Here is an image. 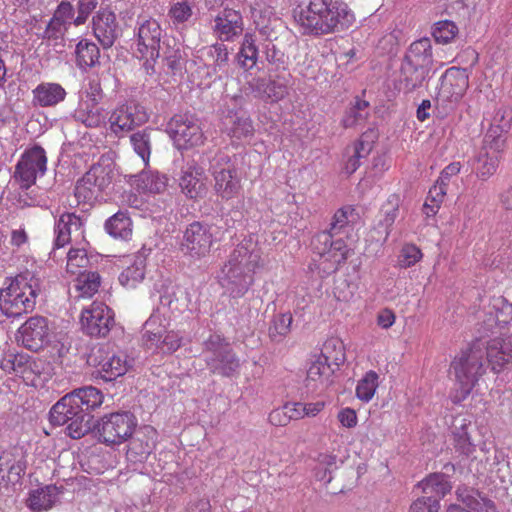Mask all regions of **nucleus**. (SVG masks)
Wrapping results in <instances>:
<instances>
[{"instance_id":"f257e3e1","label":"nucleus","mask_w":512,"mask_h":512,"mask_svg":"<svg viewBox=\"0 0 512 512\" xmlns=\"http://www.w3.org/2000/svg\"><path fill=\"white\" fill-rule=\"evenodd\" d=\"M298 31L304 36L322 37L348 30L356 21L343 0H309L293 10Z\"/></svg>"},{"instance_id":"f03ea898","label":"nucleus","mask_w":512,"mask_h":512,"mask_svg":"<svg viewBox=\"0 0 512 512\" xmlns=\"http://www.w3.org/2000/svg\"><path fill=\"white\" fill-rule=\"evenodd\" d=\"M355 219L354 207L343 206L334 213L329 230L319 232L313 237V252L320 257V264L326 274L337 272L352 254L347 243L343 239L333 240V235L339 233Z\"/></svg>"},{"instance_id":"7ed1b4c3","label":"nucleus","mask_w":512,"mask_h":512,"mask_svg":"<svg viewBox=\"0 0 512 512\" xmlns=\"http://www.w3.org/2000/svg\"><path fill=\"white\" fill-rule=\"evenodd\" d=\"M262 266L260 252L249 250L248 241H242L223 265L219 282L232 297L241 298L253 285L254 275Z\"/></svg>"},{"instance_id":"20e7f679","label":"nucleus","mask_w":512,"mask_h":512,"mask_svg":"<svg viewBox=\"0 0 512 512\" xmlns=\"http://www.w3.org/2000/svg\"><path fill=\"white\" fill-rule=\"evenodd\" d=\"M433 64L432 45L429 38L414 41L401 65L400 85L405 92L422 86Z\"/></svg>"},{"instance_id":"39448f33","label":"nucleus","mask_w":512,"mask_h":512,"mask_svg":"<svg viewBox=\"0 0 512 512\" xmlns=\"http://www.w3.org/2000/svg\"><path fill=\"white\" fill-rule=\"evenodd\" d=\"M451 369L455 376V386L450 398L454 404H459L467 399L485 372L481 352L473 348L462 351L452 361Z\"/></svg>"},{"instance_id":"423d86ee","label":"nucleus","mask_w":512,"mask_h":512,"mask_svg":"<svg viewBox=\"0 0 512 512\" xmlns=\"http://www.w3.org/2000/svg\"><path fill=\"white\" fill-rule=\"evenodd\" d=\"M219 228L214 224L194 221L183 231L179 249L184 256L199 261L208 257L214 245L219 241Z\"/></svg>"},{"instance_id":"0eeeda50","label":"nucleus","mask_w":512,"mask_h":512,"mask_svg":"<svg viewBox=\"0 0 512 512\" xmlns=\"http://www.w3.org/2000/svg\"><path fill=\"white\" fill-rule=\"evenodd\" d=\"M37 293L27 278L18 275L0 290V310L7 317H19L31 312Z\"/></svg>"},{"instance_id":"6e6552de","label":"nucleus","mask_w":512,"mask_h":512,"mask_svg":"<svg viewBox=\"0 0 512 512\" xmlns=\"http://www.w3.org/2000/svg\"><path fill=\"white\" fill-rule=\"evenodd\" d=\"M137 427V419L131 412L106 414L97 422L98 439L107 446L120 445L130 439Z\"/></svg>"},{"instance_id":"1a4fd4ad","label":"nucleus","mask_w":512,"mask_h":512,"mask_svg":"<svg viewBox=\"0 0 512 512\" xmlns=\"http://www.w3.org/2000/svg\"><path fill=\"white\" fill-rule=\"evenodd\" d=\"M167 131L178 150H189L205 143L200 120L191 113L175 114L167 124Z\"/></svg>"},{"instance_id":"9d476101","label":"nucleus","mask_w":512,"mask_h":512,"mask_svg":"<svg viewBox=\"0 0 512 512\" xmlns=\"http://www.w3.org/2000/svg\"><path fill=\"white\" fill-rule=\"evenodd\" d=\"M163 29L160 23L152 18H139L135 29L136 55L145 60L146 67L152 64L160 56V43Z\"/></svg>"},{"instance_id":"9b49d317","label":"nucleus","mask_w":512,"mask_h":512,"mask_svg":"<svg viewBox=\"0 0 512 512\" xmlns=\"http://www.w3.org/2000/svg\"><path fill=\"white\" fill-rule=\"evenodd\" d=\"M47 171V155L45 150L39 145H33L27 148L18 160L14 179L22 189H29L35 183L38 177L44 176Z\"/></svg>"},{"instance_id":"f8f14e48","label":"nucleus","mask_w":512,"mask_h":512,"mask_svg":"<svg viewBox=\"0 0 512 512\" xmlns=\"http://www.w3.org/2000/svg\"><path fill=\"white\" fill-rule=\"evenodd\" d=\"M149 120L146 109L134 101H127L116 106L108 118L110 131L116 136H123L145 124Z\"/></svg>"},{"instance_id":"ddd939ff","label":"nucleus","mask_w":512,"mask_h":512,"mask_svg":"<svg viewBox=\"0 0 512 512\" xmlns=\"http://www.w3.org/2000/svg\"><path fill=\"white\" fill-rule=\"evenodd\" d=\"M469 88V72L466 68L450 67L440 77L437 101L456 104L464 97Z\"/></svg>"},{"instance_id":"4468645a","label":"nucleus","mask_w":512,"mask_h":512,"mask_svg":"<svg viewBox=\"0 0 512 512\" xmlns=\"http://www.w3.org/2000/svg\"><path fill=\"white\" fill-rule=\"evenodd\" d=\"M114 313L103 302L94 301L81 312V328L87 335L105 337L114 326Z\"/></svg>"},{"instance_id":"2eb2a0df","label":"nucleus","mask_w":512,"mask_h":512,"mask_svg":"<svg viewBox=\"0 0 512 512\" xmlns=\"http://www.w3.org/2000/svg\"><path fill=\"white\" fill-rule=\"evenodd\" d=\"M211 174L214 180V191L219 198L229 201L238 197L242 189L241 179L237 169L227 157L212 165Z\"/></svg>"},{"instance_id":"dca6fc26","label":"nucleus","mask_w":512,"mask_h":512,"mask_svg":"<svg viewBox=\"0 0 512 512\" xmlns=\"http://www.w3.org/2000/svg\"><path fill=\"white\" fill-rule=\"evenodd\" d=\"M208 177L203 166L192 160L180 170L178 185L181 192L189 199H202L208 191Z\"/></svg>"},{"instance_id":"f3484780","label":"nucleus","mask_w":512,"mask_h":512,"mask_svg":"<svg viewBox=\"0 0 512 512\" xmlns=\"http://www.w3.org/2000/svg\"><path fill=\"white\" fill-rule=\"evenodd\" d=\"M512 128V107L501 105L494 112L490 125L485 133L487 146L498 151L506 148L507 135Z\"/></svg>"},{"instance_id":"a211bd4d","label":"nucleus","mask_w":512,"mask_h":512,"mask_svg":"<svg viewBox=\"0 0 512 512\" xmlns=\"http://www.w3.org/2000/svg\"><path fill=\"white\" fill-rule=\"evenodd\" d=\"M89 361L98 367V372L105 381H113L123 376L131 367L126 355L110 353L104 348H99L93 353Z\"/></svg>"},{"instance_id":"6ab92c4d","label":"nucleus","mask_w":512,"mask_h":512,"mask_svg":"<svg viewBox=\"0 0 512 512\" xmlns=\"http://www.w3.org/2000/svg\"><path fill=\"white\" fill-rule=\"evenodd\" d=\"M212 32L222 42H232L244 30V21L240 11L226 7L213 20Z\"/></svg>"},{"instance_id":"aec40b11","label":"nucleus","mask_w":512,"mask_h":512,"mask_svg":"<svg viewBox=\"0 0 512 512\" xmlns=\"http://www.w3.org/2000/svg\"><path fill=\"white\" fill-rule=\"evenodd\" d=\"M48 320L42 316L30 317L18 330V341L32 351L40 350L49 342Z\"/></svg>"},{"instance_id":"412c9836","label":"nucleus","mask_w":512,"mask_h":512,"mask_svg":"<svg viewBox=\"0 0 512 512\" xmlns=\"http://www.w3.org/2000/svg\"><path fill=\"white\" fill-rule=\"evenodd\" d=\"M376 139V132L374 130H368L345 148L343 155V171L347 175L353 174L361 166V160L369 156L374 148Z\"/></svg>"},{"instance_id":"4be33fe9","label":"nucleus","mask_w":512,"mask_h":512,"mask_svg":"<svg viewBox=\"0 0 512 512\" xmlns=\"http://www.w3.org/2000/svg\"><path fill=\"white\" fill-rule=\"evenodd\" d=\"M54 248H62L70 243L84 240L85 230L82 218L75 213H63L55 227Z\"/></svg>"},{"instance_id":"5701e85b","label":"nucleus","mask_w":512,"mask_h":512,"mask_svg":"<svg viewBox=\"0 0 512 512\" xmlns=\"http://www.w3.org/2000/svg\"><path fill=\"white\" fill-rule=\"evenodd\" d=\"M93 33L104 49L110 48L118 37L116 15L108 8H101L92 20Z\"/></svg>"},{"instance_id":"b1692460","label":"nucleus","mask_w":512,"mask_h":512,"mask_svg":"<svg viewBox=\"0 0 512 512\" xmlns=\"http://www.w3.org/2000/svg\"><path fill=\"white\" fill-rule=\"evenodd\" d=\"M483 323L488 329H505L512 323V303L504 296L491 298L484 308Z\"/></svg>"},{"instance_id":"393cba45","label":"nucleus","mask_w":512,"mask_h":512,"mask_svg":"<svg viewBox=\"0 0 512 512\" xmlns=\"http://www.w3.org/2000/svg\"><path fill=\"white\" fill-rule=\"evenodd\" d=\"M157 439V431L151 426L143 427L128 444L126 456L131 462H144L152 453Z\"/></svg>"},{"instance_id":"a878e982","label":"nucleus","mask_w":512,"mask_h":512,"mask_svg":"<svg viewBox=\"0 0 512 512\" xmlns=\"http://www.w3.org/2000/svg\"><path fill=\"white\" fill-rule=\"evenodd\" d=\"M224 131L233 145L248 141L255 134L253 121L245 114L228 115L224 122Z\"/></svg>"},{"instance_id":"bb28decb","label":"nucleus","mask_w":512,"mask_h":512,"mask_svg":"<svg viewBox=\"0 0 512 512\" xmlns=\"http://www.w3.org/2000/svg\"><path fill=\"white\" fill-rule=\"evenodd\" d=\"M66 90L59 83L42 82L32 90V103L37 107H53L64 101Z\"/></svg>"},{"instance_id":"cd10ccee","label":"nucleus","mask_w":512,"mask_h":512,"mask_svg":"<svg viewBox=\"0 0 512 512\" xmlns=\"http://www.w3.org/2000/svg\"><path fill=\"white\" fill-rule=\"evenodd\" d=\"M503 152L488 147L487 143L483 140L475 168L478 179L486 181L496 173Z\"/></svg>"},{"instance_id":"c85d7f7f","label":"nucleus","mask_w":512,"mask_h":512,"mask_svg":"<svg viewBox=\"0 0 512 512\" xmlns=\"http://www.w3.org/2000/svg\"><path fill=\"white\" fill-rule=\"evenodd\" d=\"M81 414V409L71 393L63 396L50 410L49 418L53 425L62 426Z\"/></svg>"},{"instance_id":"c756f323","label":"nucleus","mask_w":512,"mask_h":512,"mask_svg":"<svg viewBox=\"0 0 512 512\" xmlns=\"http://www.w3.org/2000/svg\"><path fill=\"white\" fill-rule=\"evenodd\" d=\"M8 471V480L18 482L26 470V461L22 450L17 447L5 450L0 455V471Z\"/></svg>"},{"instance_id":"7c9ffc66","label":"nucleus","mask_w":512,"mask_h":512,"mask_svg":"<svg viewBox=\"0 0 512 512\" xmlns=\"http://www.w3.org/2000/svg\"><path fill=\"white\" fill-rule=\"evenodd\" d=\"M132 185L144 194H160L167 189L168 178L165 174H160L158 171L146 170L134 176Z\"/></svg>"},{"instance_id":"2f4dec72","label":"nucleus","mask_w":512,"mask_h":512,"mask_svg":"<svg viewBox=\"0 0 512 512\" xmlns=\"http://www.w3.org/2000/svg\"><path fill=\"white\" fill-rule=\"evenodd\" d=\"M486 355L493 370L501 369L512 357V345L502 337L492 338L487 342Z\"/></svg>"},{"instance_id":"473e14b6","label":"nucleus","mask_w":512,"mask_h":512,"mask_svg":"<svg viewBox=\"0 0 512 512\" xmlns=\"http://www.w3.org/2000/svg\"><path fill=\"white\" fill-rule=\"evenodd\" d=\"M76 118L86 127H99L105 123L104 109L99 106L95 95L80 102L76 110Z\"/></svg>"},{"instance_id":"72a5a7b5","label":"nucleus","mask_w":512,"mask_h":512,"mask_svg":"<svg viewBox=\"0 0 512 512\" xmlns=\"http://www.w3.org/2000/svg\"><path fill=\"white\" fill-rule=\"evenodd\" d=\"M58 494V488L53 485L35 489L29 494L27 506L33 512L49 510L57 502Z\"/></svg>"},{"instance_id":"f704fd0d","label":"nucleus","mask_w":512,"mask_h":512,"mask_svg":"<svg viewBox=\"0 0 512 512\" xmlns=\"http://www.w3.org/2000/svg\"><path fill=\"white\" fill-rule=\"evenodd\" d=\"M73 290L74 297L78 299H88L93 297L99 290L101 285V277L99 273L94 271H83L76 274Z\"/></svg>"},{"instance_id":"c9c22d12","label":"nucleus","mask_w":512,"mask_h":512,"mask_svg":"<svg viewBox=\"0 0 512 512\" xmlns=\"http://www.w3.org/2000/svg\"><path fill=\"white\" fill-rule=\"evenodd\" d=\"M419 487L426 495L440 501L445 495L450 493L452 485L447 476L443 473H432L419 482Z\"/></svg>"},{"instance_id":"e433bc0d","label":"nucleus","mask_w":512,"mask_h":512,"mask_svg":"<svg viewBox=\"0 0 512 512\" xmlns=\"http://www.w3.org/2000/svg\"><path fill=\"white\" fill-rule=\"evenodd\" d=\"M164 332L165 326L162 325L161 315L153 313L144 324L143 345L150 350H160Z\"/></svg>"},{"instance_id":"4c0bfd02","label":"nucleus","mask_w":512,"mask_h":512,"mask_svg":"<svg viewBox=\"0 0 512 512\" xmlns=\"http://www.w3.org/2000/svg\"><path fill=\"white\" fill-rule=\"evenodd\" d=\"M250 86L260 97L269 99L272 102H278L288 94L287 85L277 80L258 78L254 79Z\"/></svg>"},{"instance_id":"58836bf2","label":"nucleus","mask_w":512,"mask_h":512,"mask_svg":"<svg viewBox=\"0 0 512 512\" xmlns=\"http://www.w3.org/2000/svg\"><path fill=\"white\" fill-rule=\"evenodd\" d=\"M256 24L264 36L268 40L277 39L278 31L283 28L282 19L277 16L274 9L269 6L268 8H259V15L256 20Z\"/></svg>"},{"instance_id":"ea45409f","label":"nucleus","mask_w":512,"mask_h":512,"mask_svg":"<svg viewBox=\"0 0 512 512\" xmlns=\"http://www.w3.org/2000/svg\"><path fill=\"white\" fill-rule=\"evenodd\" d=\"M105 229L112 237L125 241L130 240L133 233L132 221L124 212L111 216L105 223Z\"/></svg>"},{"instance_id":"a19ab883","label":"nucleus","mask_w":512,"mask_h":512,"mask_svg":"<svg viewBox=\"0 0 512 512\" xmlns=\"http://www.w3.org/2000/svg\"><path fill=\"white\" fill-rule=\"evenodd\" d=\"M75 56L80 69L92 68L99 64L100 50L94 42L82 39L76 45Z\"/></svg>"},{"instance_id":"79ce46f5","label":"nucleus","mask_w":512,"mask_h":512,"mask_svg":"<svg viewBox=\"0 0 512 512\" xmlns=\"http://www.w3.org/2000/svg\"><path fill=\"white\" fill-rule=\"evenodd\" d=\"M71 395L75 396V401L79 405L81 413L100 407L104 400L102 392L93 386L76 389L71 392Z\"/></svg>"},{"instance_id":"37998d69","label":"nucleus","mask_w":512,"mask_h":512,"mask_svg":"<svg viewBox=\"0 0 512 512\" xmlns=\"http://www.w3.org/2000/svg\"><path fill=\"white\" fill-rule=\"evenodd\" d=\"M332 373L333 370L331 368V364L326 362L325 359L317 357V359L311 363L307 371L308 385L313 383L314 388L327 386Z\"/></svg>"},{"instance_id":"c03bdc74","label":"nucleus","mask_w":512,"mask_h":512,"mask_svg":"<svg viewBox=\"0 0 512 512\" xmlns=\"http://www.w3.org/2000/svg\"><path fill=\"white\" fill-rule=\"evenodd\" d=\"M113 178L112 169L100 163L94 164L83 176V182L94 186L97 191H102L108 187Z\"/></svg>"},{"instance_id":"a18cd8bd","label":"nucleus","mask_w":512,"mask_h":512,"mask_svg":"<svg viewBox=\"0 0 512 512\" xmlns=\"http://www.w3.org/2000/svg\"><path fill=\"white\" fill-rule=\"evenodd\" d=\"M145 276V260L137 256L131 265L127 266L119 275V282L126 288H134Z\"/></svg>"},{"instance_id":"49530a36","label":"nucleus","mask_w":512,"mask_h":512,"mask_svg":"<svg viewBox=\"0 0 512 512\" xmlns=\"http://www.w3.org/2000/svg\"><path fill=\"white\" fill-rule=\"evenodd\" d=\"M293 316L290 312L280 313L273 317L268 329V336L271 341L280 343L291 332Z\"/></svg>"},{"instance_id":"de8ad7c7","label":"nucleus","mask_w":512,"mask_h":512,"mask_svg":"<svg viewBox=\"0 0 512 512\" xmlns=\"http://www.w3.org/2000/svg\"><path fill=\"white\" fill-rule=\"evenodd\" d=\"M379 386V375L374 370H369L364 376L358 381L355 389L356 397L364 402H370Z\"/></svg>"},{"instance_id":"09e8293b","label":"nucleus","mask_w":512,"mask_h":512,"mask_svg":"<svg viewBox=\"0 0 512 512\" xmlns=\"http://www.w3.org/2000/svg\"><path fill=\"white\" fill-rule=\"evenodd\" d=\"M325 359L326 362L336 366L345 361V347L343 342L336 337L328 338L322 346L321 354L318 356Z\"/></svg>"},{"instance_id":"8fccbe9b","label":"nucleus","mask_w":512,"mask_h":512,"mask_svg":"<svg viewBox=\"0 0 512 512\" xmlns=\"http://www.w3.org/2000/svg\"><path fill=\"white\" fill-rule=\"evenodd\" d=\"M237 57L239 65L245 70H249L257 64L258 48L253 35L245 34Z\"/></svg>"},{"instance_id":"3c124183","label":"nucleus","mask_w":512,"mask_h":512,"mask_svg":"<svg viewBox=\"0 0 512 512\" xmlns=\"http://www.w3.org/2000/svg\"><path fill=\"white\" fill-rule=\"evenodd\" d=\"M130 143L135 153L143 160L144 165L148 166L152 150L150 131L144 129L133 133L130 136Z\"/></svg>"},{"instance_id":"603ef678","label":"nucleus","mask_w":512,"mask_h":512,"mask_svg":"<svg viewBox=\"0 0 512 512\" xmlns=\"http://www.w3.org/2000/svg\"><path fill=\"white\" fill-rule=\"evenodd\" d=\"M458 33V26L451 20H440L434 23L432 28V36L440 44L451 43Z\"/></svg>"},{"instance_id":"864d4df0","label":"nucleus","mask_w":512,"mask_h":512,"mask_svg":"<svg viewBox=\"0 0 512 512\" xmlns=\"http://www.w3.org/2000/svg\"><path fill=\"white\" fill-rule=\"evenodd\" d=\"M90 259L84 248H71L67 253L66 272L72 275L82 273L89 266Z\"/></svg>"},{"instance_id":"5fc2aeb1","label":"nucleus","mask_w":512,"mask_h":512,"mask_svg":"<svg viewBox=\"0 0 512 512\" xmlns=\"http://www.w3.org/2000/svg\"><path fill=\"white\" fill-rule=\"evenodd\" d=\"M422 258L423 252L417 245L405 243L400 249L397 265L399 268L407 269L416 265Z\"/></svg>"},{"instance_id":"6e6d98bb","label":"nucleus","mask_w":512,"mask_h":512,"mask_svg":"<svg viewBox=\"0 0 512 512\" xmlns=\"http://www.w3.org/2000/svg\"><path fill=\"white\" fill-rule=\"evenodd\" d=\"M192 15L193 9L188 1L176 2L168 10V17L174 26L188 22Z\"/></svg>"},{"instance_id":"4d7b16f0","label":"nucleus","mask_w":512,"mask_h":512,"mask_svg":"<svg viewBox=\"0 0 512 512\" xmlns=\"http://www.w3.org/2000/svg\"><path fill=\"white\" fill-rule=\"evenodd\" d=\"M28 362L24 354H8L1 362V368L8 373L22 374Z\"/></svg>"},{"instance_id":"13d9d810","label":"nucleus","mask_w":512,"mask_h":512,"mask_svg":"<svg viewBox=\"0 0 512 512\" xmlns=\"http://www.w3.org/2000/svg\"><path fill=\"white\" fill-rule=\"evenodd\" d=\"M455 493L458 501L462 502L464 505H466L467 508L471 510L476 507V504L483 496L479 491L467 486H459Z\"/></svg>"},{"instance_id":"bf43d9fd","label":"nucleus","mask_w":512,"mask_h":512,"mask_svg":"<svg viewBox=\"0 0 512 512\" xmlns=\"http://www.w3.org/2000/svg\"><path fill=\"white\" fill-rule=\"evenodd\" d=\"M208 56L213 60L214 66L222 69L228 65L229 53L223 43H215L209 46Z\"/></svg>"},{"instance_id":"052dcab7","label":"nucleus","mask_w":512,"mask_h":512,"mask_svg":"<svg viewBox=\"0 0 512 512\" xmlns=\"http://www.w3.org/2000/svg\"><path fill=\"white\" fill-rule=\"evenodd\" d=\"M216 360L219 362L218 368L223 375L229 376L239 368V359L231 348L217 357Z\"/></svg>"},{"instance_id":"680f3d73","label":"nucleus","mask_w":512,"mask_h":512,"mask_svg":"<svg viewBox=\"0 0 512 512\" xmlns=\"http://www.w3.org/2000/svg\"><path fill=\"white\" fill-rule=\"evenodd\" d=\"M66 430L69 437L73 439H80L89 432L90 426L88 425V422L84 421V415L81 413L74 419L70 420Z\"/></svg>"},{"instance_id":"e2e57ef3","label":"nucleus","mask_w":512,"mask_h":512,"mask_svg":"<svg viewBox=\"0 0 512 512\" xmlns=\"http://www.w3.org/2000/svg\"><path fill=\"white\" fill-rule=\"evenodd\" d=\"M182 340L183 338L179 332L174 330L167 331L165 329L160 350L167 353H173L182 346Z\"/></svg>"},{"instance_id":"0e129e2a","label":"nucleus","mask_w":512,"mask_h":512,"mask_svg":"<svg viewBox=\"0 0 512 512\" xmlns=\"http://www.w3.org/2000/svg\"><path fill=\"white\" fill-rule=\"evenodd\" d=\"M440 502L432 497H420L410 506L409 512H439Z\"/></svg>"},{"instance_id":"69168bd1","label":"nucleus","mask_w":512,"mask_h":512,"mask_svg":"<svg viewBox=\"0 0 512 512\" xmlns=\"http://www.w3.org/2000/svg\"><path fill=\"white\" fill-rule=\"evenodd\" d=\"M98 0H78L77 12L78 15L74 19V25L80 26L84 24L90 14L96 9Z\"/></svg>"},{"instance_id":"338daca9","label":"nucleus","mask_w":512,"mask_h":512,"mask_svg":"<svg viewBox=\"0 0 512 512\" xmlns=\"http://www.w3.org/2000/svg\"><path fill=\"white\" fill-rule=\"evenodd\" d=\"M205 345L206 349L212 352L216 358L226 352V350L230 349L229 343L223 336L219 334L211 335L206 341Z\"/></svg>"},{"instance_id":"774afa93","label":"nucleus","mask_w":512,"mask_h":512,"mask_svg":"<svg viewBox=\"0 0 512 512\" xmlns=\"http://www.w3.org/2000/svg\"><path fill=\"white\" fill-rule=\"evenodd\" d=\"M97 189L89 185V183L83 182V177L76 183L74 195L77 199V204L86 203L94 198Z\"/></svg>"}]
</instances>
